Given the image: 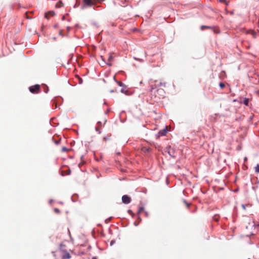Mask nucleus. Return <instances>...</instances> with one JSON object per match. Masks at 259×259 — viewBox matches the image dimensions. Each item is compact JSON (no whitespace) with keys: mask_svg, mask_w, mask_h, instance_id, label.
I'll use <instances>...</instances> for the list:
<instances>
[{"mask_svg":"<svg viewBox=\"0 0 259 259\" xmlns=\"http://www.w3.org/2000/svg\"><path fill=\"white\" fill-rule=\"evenodd\" d=\"M151 94L152 98H153L154 97V98L157 101L164 97L165 91L161 88L156 89V88L153 87V85H151Z\"/></svg>","mask_w":259,"mask_h":259,"instance_id":"f257e3e1","label":"nucleus"},{"mask_svg":"<svg viewBox=\"0 0 259 259\" xmlns=\"http://www.w3.org/2000/svg\"><path fill=\"white\" fill-rule=\"evenodd\" d=\"M29 91L32 94H37L40 92V85L35 84L29 88Z\"/></svg>","mask_w":259,"mask_h":259,"instance_id":"f03ea898","label":"nucleus"},{"mask_svg":"<svg viewBox=\"0 0 259 259\" xmlns=\"http://www.w3.org/2000/svg\"><path fill=\"white\" fill-rule=\"evenodd\" d=\"M71 257L70 253L66 250L62 251V259H70Z\"/></svg>","mask_w":259,"mask_h":259,"instance_id":"7ed1b4c3","label":"nucleus"},{"mask_svg":"<svg viewBox=\"0 0 259 259\" xmlns=\"http://www.w3.org/2000/svg\"><path fill=\"white\" fill-rule=\"evenodd\" d=\"M167 132V127L160 131L156 135L157 139L159 138L161 136H163L166 135Z\"/></svg>","mask_w":259,"mask_h":259,"instance_id":"20e7f679","label":"nucleus"},{"mask_svg":"<svg viewBox=\"0 0 259 259\" xmlns=\"http://www.w3.org/2000/svg\"><path fill=\"white\" fill-rule=\"evenodd\" d=\"M122 201L124 204H128L131 201V198L128 196L124 195L122 197Z\"/></svg>","mask_w":259,"mask_h":259,"instance_id":"39448f33","label":"nucleus"},{"mask_svg":"<svg viewBox=\"0 0 259 259\" xmlns=\"http://www.w3.org/2000/svg\"><path fill=\"white\" fill-rule=\"evenodd\" d=\"M83 3L84 6L86 7H91L94 5L93 0H83Z\"/></svg>","mask_w":259,"mask_h":259,"instance_id":"423d86ee","label":"nucleus"},{"mask_svg":"<svg viewBox=\"0 0 259 259\" xmlns=\"http://www.w3.org/2000/svg\"><path fill=\"white\" fill-rule=\"evenodd\" d=\"M55 15V13L53 11H50L45 13V16L47 19H50V17Z\"/></svg>","mask_w":259,"mask_h":259,"instance_id":"0eeeda50","label":"nucleus"},{"mask_svg":"<svg viewBox=\"0 0 259 259\" xmlns=\"http://www.w3.org/2000/svg\"><path fill=\"white\" fill-rule=\"evenodd\" d=\"M112 59H113V56H112V55L111 54H110L109 55V57H108V58L107 62L106 64L107 65H108L109 66H111L112 64L110 63V62L112 61Z\"/></svg>","mask_w":259,"mask_h":259,"instance_id":"6e6552de","label":"nucleus"},{"mask_svg":"<svg viewBox=\"0 0 259 259\" xmlns=\"http://www.w3.org/2000/svg\"><path fill=\"white\" fill-rule=\"evenodd\" d=\"M71 172V170L70 169H67L66 170L62 171V176H65V175H69Z\"/></svg>","mask_w":259,"mask_h":259,"instance_id":"1a4fd4ad","label":"nucleus"},{"mask_svg":"<svg viewBox=\"0 0 259 259\" xmlns=\"http://www.w3.org/2000/svg\"><path fill=\"white\" fill-rule=\"evenodd\" d=\"M247 33L251 34L253 38H255L256 36V32L252 30L248 31Z\"/></svg>","mask_w":259,"mask_h":259,"instance_id":"9d476101","label":"nucleus"},{"mask_svg":"<svg viewBox=\"0 0 259 259\" xmlns=\"http://www.w3.org/2000/svg\"><path fill=\"white\" fill-rule=\"evenodd\" d=\"M241 102L243 103L244 105L247 106L248 105L249 100L248 99L245 98Z\"/></svg>","mask_w":259,"mask_h":259,"instance_id":"9b49d317","label":"nucleus"},{"mask_svg":"<svg viewBox=\"0 0 259 259\" xmlns=\"http://www.w3.org/2000/svg\"><path fill=\"white\" fill-rule=\"evenodd\" d=\"M69 151V149L65 147L62 148L61 151L62 152H67Z\"/></svg>","mask_w":259,"mask_h":259,"instance_id":"f8f14e48","label":"nucleus"},{"mask_svg":"<svg viewBox=\"0 0 259 259\" xmlns=\"http://www.w3.org/2000/svg\"><path fill=\"white\" fill-rule=\"evenodd\" d=\"M254 170L256 172L259 173V164L256 165L254 167Z\"/></svg>","mask_w":259,"mask_h":259,"instance_id":"ddd939ff","label":"nucleus"},{"mask_svg":"<svg viewBox=\"0 0 259 259\" xmlns=\"http://www.w3.org/2000/svg\"><path fill=\"white\" fill-rule=\"evenodd\" d=\"M219 86H220V87L221 89H224V88H225V84H224V83H223V82H221V83H220V84H219Z\"/></svg>","mask_w":259,"mask_h":259,"instance_id":"4468645a","label":"nucleus"},{"mask_svg":"<svg viewBox=\"0 0 259 259\" xmlns=\"http://www.w3.org/2000/svg\"><path fill=\"white\" fill-rule=\"evenodd\" d=\"M204 28H209H209H211V27L207 26H204V25L201 26V30H203Z\"/></svg>","mask_w":259,"mask_h":259,"instance_id":"2eb2a0df","label":"nucleus"},{"mask_svg":"<svg viewBox=\"0 0 259 259\" xmlns=\"http://www.w3.org/2000/svg\"><path fill=\"white\" fill-rule=\"evenodd\" d=\"M144 207H141L138 210V213H141L142 211H144Z\"/></svg>","mask_w":259,"mask_h":259,"instance_id":"dca6fc26","label":"nucleus"},{"mask_svg":"<svg viewBox=\"0 0 259 259\" xmlns=\"http://www.w3.org/2000/svg\"><path fill=\"white\" fill-rule=\"evenodd\" d=\"M165 82H160L158 84V85L165 87Z\"/></svg>","mask_w":259,"mask_h":259,"instance_id":"f3484780","label":"nucleus"},{"mask_svg":"<svg viewBox=\"0 0 259 259\" xmlns=\"http://www.w3.org/2000/svg\"><path fill=\"white\" fill-rule=\"evenodd\" d=\"M54 211L57 213H60V211L58 208H54Z\"/></svg>","mask_w":259,"mask_h":259,"instance_id":"a211bd4d","label":"nucleus"},{"mask_svg":"<svg viewBox=\"0 0 259 259\" xmlns=\"http://www.w3.org/2000/svg\"><path fill=\"white\" fill-rule=\"evenodd\" d=\"M220 2H222V3H225L226 5H228V2L226 1V0H220Z\"/></svg>","mask_w":259,"mask_h":259,"instance_id":"6ab92c4d","label":"nucleus"},{"mask_svg":"<svg viewBox=\"0 0 259 259\" xmlns=\"http://www.w3.org/2000/svg\"><path fill=\"white\" fill-rule=\"evenodd\" d=\"M117 83L120 86H122V83L121 82H120V81H117Z\"/></svg>","mask_w":259,"mask_h":259,"instance_id":"aec40b11","label":"nucleus"},{"mask_svg":"<svg viewBox=\"0 0 259 259\" xmlns=\"http://www.w3.org/2000/svg\"><path fill=\"white\" fill-rule=\"evenodd\" d=\"M47 89H46V90H45V92L47 93L49 91V88L47 86H46Z\"/></svg>","mask_w":259,"mask_h":259,"instance_id":"412c9836","label":"nucleus"},{"mask_svg":"<svg viewBox=\"0 0 259 259\" xmlns=\"http://www.w3.org/2000/svg\"><path fill=\"white\" fill-rule=\"evenodd\" d=\"M241 206H242V207L243 208V209H245V205L242 204Z\"/></svg>","mask_w":259,"mask_h":259,"instance_id":"4be33fe9","label":"nucleus"},{"mask_svg":"<svg viewBox=\"0 0 259 259\" xmlns=\"http://www.w3.org/2000/svg\"><path fill=\"white\" fill-rule=\"evenodd\" d=\"M128 212L129 213H130V214L133 213V212H132V211L131 210H128Z\"/></svg>","mask_w":259,"mask_h":259,"instance_id":"5701e85b","label":"nucleus"},{"mask_svg":"<svg viewBox=\"0 0 259 259\" xmlns=\"http://www.w3.org/2000/svg\"><path fill=\"white\" fill-rule=\"evenodd\" d=\"M60 140H59V141H58L55 142V143H56V144H59V143H60Z\"/></svg>","mask_w":259,"mask_h":259,"instance_id":"b1692460","label":"nucleus"},{"mask_svg":"<svg viewBox=\"0 0 259 259\" xmlns=\"http://www.w3.org/2000/svg\"><path fill=\"white\" fill-rule=\"evenodd\" d=\"M59 34H60V35L63 36V35H62V30H60V32H59Z\"/></svg>","mask_w":259,"mask_h":259,"instance_id":"393cba45","label":"nucleus"},{"mask_svg":"<svg viewBox=\"0 0 259 259\" xmlns=\"http://www.w3.org/2000/svg\"><path fill=\"white\" fill-rule=\"evenodd\" d=\"M101 58H102V59L103 60V61H105L104 59H103V56H101Z\"/></svg>","mask_w":259,"mask_h":259,"instance_id":"a878e982","label":"nucleus"},{"mask_svg":"<svg viewBox=\"0 0 259 259\" xmlns=\"http://www.w3.org/2000/svg\"><path fill=\"white\" fill-rule=\"evenodd\" d=\"M56 6H57V7H61V6H59V5H58V4H57L56 5Z\"/></svg>","mask_w":259,"mask_h":259,"instance_id":"bb28decb","label":"nucleus"},{"mask_svg":"<svg viewBox=\"0 0 259 259\" xmlns=\"http://www.w3.org/2000/svg\"><path fill=\"white\" fill-rule=\"evenodd\" d=\"M82 80L80 78V83H81L82 82Z\"/></svg>","mask_w":259,"mask_h":259,"instance_id":"cd10ccee","label":"nucleus"},{"mask_svg":"<svg viewBox=\"0 0 259 259\" xmlns=\"http://www.w3.org/2000/svg\"><path fill=\"white\" fill-rule=\"evenodd\" d=\"M149 149H146V151H149Z\"/></svg>","mask_w":259,"mask_h":259,"instance_id":"c85d7f7f","label":"nucleus"},{"mask_svg":"<svg viewBox=\"0 0 259 259\" xmlns=\"http://www.w3.org/2000/svg\"><path fill=\"white\" fill-rule=\"evenodd\" d=\"M96 131H98V128L96 127Z\"/></svg>","mask_w":259,"mask_h":259,"instance_id":"c756f323","label":"nucleus"}]
</instances>
